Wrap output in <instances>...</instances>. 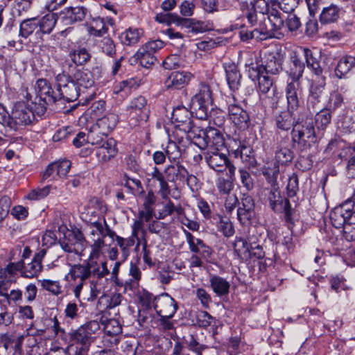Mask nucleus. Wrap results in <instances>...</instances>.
<instances>
[{
	"instance_id": "3c124183",
	"label": "nucleus",
	"mask_w": 355,
	"mask_h": 355,
	"mask_svg": "<svg viewBox=\"0 0 355 355\" xmlns=\"http://www.w3.org/2000/svg\"><path fill=\"white\" fill-rule=\"evenodd\" d=\"M42 269V264H39L35 260H32L27 266L24 265L23 270L21 271V276L28 278H33L41 272Z\"/></svg>"
},
{
	"instance_id": "052dcab7",
	"label": "nucleus",
	"mask_w": 355,
	"mask_h": 355,
	"mask_svg": "<svg viewBox=\"0 0 355 355\" xmlns=\"http://www.w3.org/2000/svg\"><path fill=\"white\" fill-rule=\"evenodd\" d=\"M105 238L98 237L89 239V245L92 248L89 259L96 258L98 257L102 248L105 247Z\"/></svg>"
},
{
	"instance_id": "393cba45",
	"label": "nucleus",
	"mask_w": 355,
	"mask_h": 355,
	"mask_svg": "<svg viewBox=\"0 0 355 355\" xmlns=\"http://www.w3.org/2000/svg\"><path fill=\"white\" fill-rule=\"evenodd\" d=\"M225 76L229 87L232 91L238 90L241 85V74L238 67L232 62L223 64Z\"/></svg>"
},
{
	"instance_id": "5fc2aeb1",
	"label": "nucleus",
	"mask_w": 355,
	"mask_h": 355,
	"mask_svg": "<svg viewBox=\"0 0 355 355\" xmlns=\"http://www.w3.org/2000/svg\"><path fill=\"white\" fill-rule=\"evenodd\" d=\"M217 227L218 230L226 237H230L234 234V226L228 218L220 216Z\"/></svg>"
},
{
	"instance_id": "9b49d317",
	"label": "nucleus",
	"mask_w": 355,
	"mask_h": 355,
	"mask_svg": "<svg viewBox=\"0 0 355 355\" xmlns=\"http://www.w3.org/2000/svg\"><path fill=\"white\" fill-rule=\"evenodd\" d=\"M267 201L270 207L276 213L285 212L290 214L291 204L288 199L281 194L278 187L272 186L267 194Z\"/></svg>"
},
{
	"instance_id": "e2e57ef3",
	"label": "nucleus",
	"mask_w": 355,
	"mask_h": 355,
	"mask_svg": "<svg viewBox=\"0 0 355 355\" xmlns=\"http://www.w3.org/2000/svg\"><path fill=\"white\" fill-rule=\"evenodd\" d=\"M196 298L200 302L202 306L209 309L212 302L211 295L203 288H198L195 291Z\"/></svg>"
},
{
	"instance_id": "4468645a",
	"label": "nucleus",
	"mask_w": 355,
	"mask_h": 355,
	"mask_svg": "<svg viewBox=\"0 0 355 355\" xmlns=\"http://www.w3.org/2000/svg\"><path fill=\"white\" fill-rule=\"evenodd\" d=\"M129 116L135 119L136 121H146L148 118L147 101L145 97L138 96L132 98L127 107Z\"/></svg>"
},
{
	"instance_id": "5701e85b",
	"label": "nucleus",
	"mask_w": 355,
	"mask_h": 355,
	"mask_svg": "<svg viewBox=\"0 0 355 355\" xmlns=\"http://www.w3.org/2000/svg\"><path fill=\"white\" fill-rule=\"evenodd\" d=\"M228 114L230 120L239 128L245 129L248 127L249 116L240 105L235 103L230 104Z\"/></svg>"
},
{
	"instance_id": "58836bf2",
	"label": "nucleus",
	"mask_w": 355,
	"mask_h": 355,
	"mask_svg": "<svg viewBox=\"0 0 355 355\" xmlns=\"http://www.w3.org/2000/svg\"><path fill=\"white\" fill-rule=\"evenodd\" d=\"M288 110L287 111L281 112L275 116L276 127L283 131H288L291 127L293 128L295 121L293 119L292 113Z\"/></svg>"
},
{
	"instance_id": "7ed1b4c3",
	"label": "nucleus",
	"mask_w": 355,
	"mask_h": 355,
	"mask_svg": "<svg viewBox=\"0 0 355 355\" xmlns=\"http://www.w3.org/2000/svg\"><path fill=\"white\" fill-rule=\"evenodd\" d=\"M292 141L301 150L309 149L318 141L313 120L310 116H300L292 129Z\"/></svg>"
},
{
	"instance_id": "a878e982",
	"label": "nucleus",
	"mask_w": 355,
	"mask_h": 355,
	"mask_svg": "<svg viewBox=\"0 0 355 355\" xmlns=\"http://www.w3.org/2000/svg\"><path fill=\"white\" fill-rule=\"evenodd\" d=\"M98 146L96 149V155L99 161L106 162L116 155V141L113 139H107Z\"/></svg>"
},
{
	"instance_id": "f3484780",
	"label": "nucleus",
	"mask_w": 355,
	"mask_h": 355,
	"mask_svg": "<svg viewBox=\"0 0 355 355\" xmlns=\"http://www.w3.org/2000/svg\"><path fill=\"white\" fill-rule=\"evenodd\" d=\"M82 94L94 92V80L93 75L88 69H76L71 77Z\"/></svg>"
},
{
	"instance_id": "a19ab883",
	"label": "nucleus",
	"mask_w": 355,
	"mask_h": 355,
	"mask_svg": "<svg viewBox=\"0 0 355 355\" xmlns=\"http://www.w3.org/2000/svg\"><path fill=\"white\" fill-rule=\"evenodd\" d=\"M293 157V152L285 145V142H281L275 152L276 162L282 165L286 164L291 162Z\"/></svg>"
},
{
	"instance_id": "20e7f679",
	"label": "nucleus",
	"mask_w": 355,
	"mask_h": 355,
	"mask_svg": "<svg viewBox=\"0 0 355 355\" xmlns=\"http://www.w3.org/2000/svg\"><path fill=\"white\" fill-rule=\"evenodd\" d=\"M83 263L74 264L71 266L69 272L64 276V280L71 287L75 297L80 300V293L87 281L90 282L94 277V266H92L91 259Z\"/></svg>"
},
{
	"instance_id": "de8ad7c7",
	"label": "nucleus",
	"mask_w": 355,
	"mask_h": 355,
	"mask_svg": "<svg viewBox=\"0 0 355 355\" xmlns=\"http://www.w3.org/2000/svg\"><path fill=\"white\" fill-rule=\"evenodd\" d=\"M37 19L31 18L24 20L20 24L19 35L27 38L38 27Z\"/></svg>"
},
{
	"instance_id": "2f4dec72",
	"label": "nucleus",
	"mask_w": 355,
	"mask_h": 355,
	"mask_svg": "<svg viewBox=\"0 0 355 355\" xmlns=\"http://www.w3.org/2000/svg\"><path fill=\"white\" fill-rule=\"evenodd\" d=\"M240 38L243 42H247L252 39L256 40H263L268 37H272V33H269L268 27L260 26L259 28H255L252 31L241 30L239 32Z\"/></svg>"
},
{
	"instance_id": "ddd939ff",
	"label": "nucleus",
	"mask_w": 355,
	"mask_h": 355,
	"mask_svg": "<svg viewBox=\"0 0 355 355\" xmlns=\"http://www.w3.org/2000/svg\"><path fill=\"white\" fill-rule=\"evenodd\" d=\"M88 13V9L84 6H70L59 13V19L64 25L69 26L83 21Z\"/></svg>"
},
{
	"instance_id": "72a5a7b5",
	"label": "nucleus",
	"mask_w": 355,
	"mask_h": 355,
	"mask_svg": "<svg viewBox=\"0 0 355 355\" xmlns=\"http://www.w3.org/2000/svg\"><path fill=\"white\" fill-rule=\"evenodd\" d=\"M355 66V58L353 56H344L341 58L335 69V76L341 79L351 71Z\"/></svg>"
},
{
	"instance_id": "680f3d73",
	"label": "nucleus",
	"mask_w": 355,
	"mask_h": 355,
	"mask_svg": "<svg viewBox=\"0 0 355 355\" xmlns=\"http://www.w3.org/2000/svg\"><path fill=\"white\" fill-rule=\"evenodd\" d=\"M343 96L338 92H334L331 94L326 108L331 112H334L338 109L343 104Z\"/></svg>"
},
{
	"instance_id": "f8f14e48",
	"label": "nucleus",
	"mask_w": 355,
	"mask_h": 355,
	"mask_svg": "<svg viewBox=\"0 0 355 355\" xmlns=\"http://www.w3.org/2000/svg\"><path fill=\"white\" fill-rule=\"evenodd\" d=\"M154 309L160 317L173 318L178 310V304L171 295L164 293L157 297Z\"/></svg>"
},
{
	"instance_id": "e433bc0d",
	"label": "nucleus",
	"mask_w": 355,
	"mask_h": 355,
	"mask_svg": "<svg viewBox=\"0 0 355 355\" xmlns=\"http://www.w3.org/2000/svg\"><path fill=\"white\" fill-rule=\"evenodd\" d=\"M69 57L71 62L77 66L85 64L91 59V54L85 47L78 46L70 50Z\"/></svg>"
},
{
	"instance_id": "c85d7f7f",
	"label": "nucleus",
	"mask_w": 355,
	"mask_h": 355,
	"mask_svg": "<svg viewBox=\"0 0 355 355\" xmlns=\"http://www.w3.org/2000/svg\"><path fill=\"white\" fill-rule=\"evenodd\" d=\"M252 71L254 73V77L258 80V89L259 92L263 94H268L270 89L275 92L276 87L274 85V80L264 73L261 69L252 68Z\"/></svg>"
},
{
	"instance_id": "c756f323",
	"label": "nucleus",
	"mask_w": 355,
	"mask_h": 355,
	"mask_svg": "<svg viewBox=\"0 0 355 355\" xmlns=\"http://www.w3.org/2000/svg\"><path fill=\"white\" fill-rule=\"evenodd\" d=\"M209 284L213 292L218 297L227 295L230 293V282L226 279L220 276L216 275H210Z\"/></svg>"
},
{
	"instance_id": "6e6d98bb",
	"label": "nucleus",
	"mask_w": 355,
	"mask_h": 355,
	"mask_svg": "<svg viewBox=\"0 0 355 355\" xmlns=\"http://www.w3.org/2000/svg\"><path fill=\"white\" fill-rule=\"evenodd\" d=\"M104 331L107 337L110 335H119L122 332V326L119 320L110 319L104 325Z\"/></svg>"
},
{
	"instance_id": "2eb2a0df",
	"label": "nucleus",
	"mask_w": 355,
	"mask_h": 355,
	"mask_svg": "<svg viewBox=\"0 0 355 355\" xmlns=\"http://www.w3.org/2000/svg\"><path fill=\"white\" fill-rule=\"evenodd\" d=\"M254 207L253 198L248 194H243L237 209V218L241 224L245 225L250 223L255 214Z\"/></svg>"
},
{
	"instance_id": "a18cd8bd",
	"label": "nucleus",
	"mask_w": 355,
	"mask_h": 355,
	"mask_svg": "<svg viewBox=\"0 0 355 355\" xmlns=\"http://www.w3.org/2000/svg\"><path fill=\"white\" fill-rule=\"evenodd\" d=\"M100 51L110 58L116 55V45L114 42L109 37H105L97 42Z\"/></svg>"
},
{
	"instance_id": "7c9ffc66",
	"label": "nucleus",
	"mask_w": 355,
	"mask_h": 355,
	"mask_svg": "<svg viewBox=\"0 0 355 355\" xmlns=\"http://www.w3.org/2000/svg\"><path fill=\"white\" fill-rule=\"evenodd\" d=\"M119 121L118 116L114 113H109L97 119L94 125L101 131L102 135H108L116 127Z\"/></svg>"
},
{
	"instance_id": "37998d69",
	"label": "nucleus",
	"mask_w": 355,
	"mask_h": 355,
	"mask_svg": "<svg viewBox=\"0 0 355 355\" xmlns=\"http://www.w3.org/2000/svg\"><path fill=\"white\" fill-rule=\"evenodd\" d=\"M141 35L140 30L130 28L121 34L120 40L125 45H132L139 42Z\"/></svg>"
},
{
	"instance_id": "b1692460",
	"label": "nucleus",
	"mask_w": 355,
	"mask_h": 355,
	"mask_svg": "<svg viewBox=\"0 0 355 355\" xmlns=\"http://www.w3.org/2000/svg\"><path fill=\"white\" fill-rule=\"evenodd\" d=\"M187 169L180 162L173 163L166 166L164 170L166 179L168 182L176 184L184 183V177Z\"/></svg>"
},
{
	"instance_id": "6ab92c4d",
	"label": "nucleus",
	"mask_w": 355,
	"mask_h": 355,
	"mask_svg": "<svg viewBox=\"0 0 355 355\" xmlns=\"http://www.w3.org/2000/svg\"><path fill=\"white\" fill-rule=\"evenodd\" d=\"M204 159L211 168L220 173L227 169V163L230 160L221 150H207L204 153Z\"/></svg>"
},
{
	"instance_id": "338daca9",
	"label": "nucleus",
	"mask_w": 355,
	"mask_h": 355,
	"mask_svg": "<svg viewBox=\"0 0 355 355\" xmlns=\"http://www.w3.org/2000/svg\"><path fill=\"white\" fill-rule=\"evenodd\" d=\"M216 187L220 194L228 195L231 193L234 186L231 180L224 178H219L216 180Z\"/></svg>"
},
{
	"instance_id": "39448f33",
	"label": "nucleus",
	"mask_w": 355,
	"mask_h": 355,
	"mask_svg": "<svg viewBox=\"0 0 355 355\" xmlns=\"http://www.w3.org/2000/svg\"><path fill=\"white\" fill-rule=\"evenodd\" d=\"M58 99L63 98L72 102L79 98V103L86 104L92 100L94 93L82 94L71 78L64 73H59L55 77Z\"/></svg>"
},
{
	"instance_id": "49530a36",
	"label": "nucleus",
	"mask_w": 355,
	"mask_h": 355,
	"mask_svg": "<svg viewBox=\"0 0 355 355\" xmlns=\"http://www.w3.org/2000/svg\"><path fill=\"white\" fill-rule=\"evenodd\" d=\"M331 112L325 107L316 114L315 121L318 129L324 130L327 128L331 121Z\"/></svg>"
},
{
	"instance_id": "aec40b11",
	"label": "nucleus",
	"mask_w": 355,
	"mask_h": 355,
	"mask_svg": "<svg viewBox=\"0 0 355 355\" xmlns=\"http://www.w3.org/2000/svg\"><path fill=\"white\" fill-rule=\"evenodd\" d=\"M193 75L187 71H173L164 80L166 89H180L184 87L191 80Z\"/></svg>"
},
{
	"instance_id": "423d86ee",
	"label": "nucleus",
	"mask_w": 355,
	"mask_h": 355,
	"mask_svg": "<svg viewBox=\"0 0 355 355\" xmlns=\"http://www.w3.org/2000/svg\"><path fill=\"white\" fill-rule=\"evenodd\" d=\"M354 207V203L352 200H347L331 210L330 219L333 226L337 229L343 227L344 232H346L351 224H355Z\"/></svg>"
},
{
	"instance_id": "0e129e2a",
	"label": "nucleus",
	"mask_w": 355,
	"mask_h": 355,
	"mask_svg": "<svg viewBox=\"0 0 355 355\" xmlns=\"http://www.w3.org/2000/svg\"><path fill=\"white\" fill-rule=\"evenodd\" d=\"M42 288L55 295H58L62 293V286L58 281L50 279H43L41 281Z\"/></svg>"
},
{
	"instance_id": "1a4fd4ad",
	"label": "nucleus",
	"mask_w": 355,
	"mask_h": 355,
	"mask_svg": "<svg viewBox=\"0 0 355 355\" xmlns=\"http://www.w3.org/2000/svg\"><path fill=\"white\" fill-rule=\"evenodd\" d=\"M171 121L176 129L184 133L196 134L193 127L191 112L184 106L178 105L172 112Z\"/></svg>"
},
{
	"instance_id": "4c0bfd02",
	"label": "nucleus",
	"mask_w": 355,
	"mask_h": 355,
	"mask_svg": "<svg viewBox=\"0 0 355 355\" xmlns=\"http://www.w3.org/2000/svg\"><path fill=\"white\" fill-rule=\"evenodd\" d=\"M340 8L334 4L324 7L320 15V21L322 24H330L338 20L340 14Z\"/></svg>"
},
{
	"instance_id": "4d7b16f0",
	"label": "nucleus",
	"mask_w": 355,
	"mask_h": 355,
	"mask_svg": "<svg viewBox=\"0 0 355 355\" xmlns=\"http://www.w3.org/2000/svg\"><path fill=\"white\" fill-rule=\"evenodd\" d=\"M286 13L287 16L285 17L284 23L285 27L291 32L297 31L302 25L300 17L293 11Z\"/></svg>"
},
{
	"instance_id": "cd10ccee",
	"label": "nucleus",
	"mask_w": 355,
	"mask_h": 355,
	"mask_svg": "<svg viewBox=\"0 0 355 355\" xmlns=\"http://www.w3.org/2000/svg\"><path fill=\"white\" fill-rule=\"evenodd\" d=\"M123 300V295L119 293L103 294L98 300L97 309L100 311L114 309L119 306Z\"/></svg>"
},
{
	"instance_id": "9d476101",
	"label": "nucleus",
	"mask_w": 355,
	"mask_h": 355,
	"mask_svg": "<svg viewBox=\"0 0 355 355\" xmlns=\"http://www.w3.org/2000/svg\"><path fill=\"white\" fill-rule=\"evenodd\" d=\"M59 245L65 252L80 256L86 248L87 241L81 232L73 231L60 240Z\"/></svg>"
},
{
	"instance_id": "412c9836",
	"label": "nucleus",
	"mask_w": 355,
	"mask_h": 355,
	"mask_svg": "<svg viewBox=\"0 0 355 355\" xmlns=\"http://www.w3.org/2000/svg\"><path fill=\"white\" fill-rule=\"evenodd\" d=\"M305 69V64L303 62L302 58L295 52L293 53L290 58V62L288 67L286 70L288 76V82H301L304 71Z\"/></svg>"
},
{
	"instance_id": "13d9d810",
	"label": "nucleus",
	"mask_w": 355,
	"mask_h": 355,
	"mask_svg": "<svg viewBox=\"0 0 355 355\" xmlns=\"http://www.w3.org/2000/svg\"><path fill=\"white\" fill-rule=\"evenodd\" d=\"M116 242L122 251L123 256L126 258L130 254V248L135 244V239L132 236L129 238H123L121 236L116 237Z\"/></svg>"
},
{
	"instance_id": "dca6fc26",
	"label": "nucleus",
	"mask_w": 355,
	"mask_h": 355,
	"mask_svg": "<svg viewBox=\"0 0 355 355\" xmlns=\"http://www.w3.org/2000/svg\"><path fill=\"white\" fill-rule=\"evenodd\" d=\"M302 92L303 89L301 82L287 81L285 92L287 100V109L290 112H295L300 107Z\"/></svg>"
},
{
	"instance_id": "0eeeda50",
	"label": "nucleus",
	"mask_w": 355,
	"mask_h": 355,
	"mask_svg": "<svg viewBox=\"0 0 355 355\" xmlns=\"http://www.w3.org/2000/svg\"><path fill=\"white\" fill-rule=\"evenodd\" d=\"M201 133L196 137L200 141L197 145L202 149L208 148L207 150H221L225 146V139L220 132L211 127L205 130H201Z\"/></svg>"
},
{
	"instance_id": "79ce46f5",
	"label": "nucleus",
	"mask_w": 355,
	"mask_h": 355,
	"mask_svg": "<svg viewBox=\"0 0 355 355\" xmlns=\"http://www.w3.org/2000/svg\"><path fill=\"white\" fill-rule=\"evenodd\" d=\"M137 58L139 60L140 64L145 67L149 68L153 65L157 58L153 53L149 52L144 46H141L136 53Z\"/></svg>"
},
{
	"instance_id": "864d4df0",
	"label": "nucleus",
	"mask_w": 355,
	"mask_h": 355,
	"mask_svg": "<svg viewBox=\"0 0 355 355\" xmlns=\"http://www.w3.org/2000/svg\"><path fill=\"white\" fill-rule=\"evenodd\" d=\"M155 19L159 23L166 24L167 25L174 24L179 26L181 17L175 13H157L155 17Z\"/></svg>"
},
{
	"instance_id": "f03ea898",
	"label": "nucleus",
	"mask_w": 355,
	"mask_h": 355,
	"mask_svg": "<svg viewBox=\"0 0 355 355\" xmlns=\"http://www.w3.org/2000/svg\"><path fill=\"white\" fill-rule=\"evenodd\" d=\"M34 120V111L24 101L17 102L10 114L4 105L0 103V123L4 127L16 131L21 126L30 125Z\"/></svg>"
},
{
	"instance_id": "69168bd1",
	"label": "nucleus",
	"mask_w": 355,
	"mask_h": 355,
	"mask_svg": "<svg viewBox=\"0 0 355 355\" xmlns=\"http://www.w3.org/2000/svg\"><path fill=\"white\" fill-rule=\"evenodd\" d=\"M164 152L170 161L175 160L181 157V151L178 145L172 141H169Z\"/></svg>"
},
{
	"instance_id": "8fccbe9b",
	"label": "nucleus",
	"mask_w": 355,
	"mask_h": 355,
	"mask_svg": "<svg viewBox=\"0 0 355 355\" xmlns=\"http://www.w3.org/2000/svg\"><path fill=\"white\" fill-rule=\"evenodd\" d=\"M193 100L196 101H202L204 103H211V92L209 86L206 83H200L198 92L192 98Z\"/></svg>"
},
{
	"instance_id": "a211bd4d",
	"label": "nucleus",
	"mask_w": 355,
	"mask_h": 355,
	"mask_svg": "<svg viewBox=\"0 0 355 355\" xmlns=\"http://www.w3.org/2000/svg\"><path fill=\"white\" fill-rule=\"evenodd\" d=\"M284 62L283 55L278 52L268 53L265 55V60L261 66L257 69H261L264 73L277 75L282 71Z\"/></svg>"
},
{
	"instance_id": "c9c22d12",
	"label": "nucleus",
	"mask_w": 355,
	"mask_h": 355,
	"mask_svg": "<svg viewBox=\"0 0 355 355\" xmlns=\"http://www.w3.org/2000/svg\"><path fill=\"white\" fill-rule=\"evenodd\" d=\"M179 26L188 29L189 33L194 34L202 33L207 30V26L204 22L191 18L181 17Z\"/></svg>"
},
{
	"instance_id": "f257e3e1",
	"label": "nucleus",
	"mask_w": 355,
	"mask_h": 355,
	"mask_svg": "<svg viewBox=\"0 0 355 355\" xmlns=\"http://www.w3.org/2000/svg\"><path fill=\"white\" fill-rule=\"evenodd\" d=\"M99 329L100 324L96 320H91L77 329H71L66 334V338L70 343L69 353L72 355H87L92 335Z\"/></svg>"
},
{
	"instance_id": "09e8293b",
	"label": "nucleus",
	"mask_w": 355,
	"mask_h": 355,
	"mask_svg": "<svg viewBox=\"0 0 355 355\" xmlns=\"http://www.w3.org/2000/svg\"><path fill=\"white\" fill-rule=\"evenodd\" d=\"M279 173V165L272 163L268 166H265L262 170L263 175L266 177L267 181L272 186H277V178Z\"/></svg>"
},
{
	"instance_id": "6e6552de",
	"label": "nucleus",
	"mask_w": 355,
	"mask_h": 355,
	"mask_svg": "<svg viewBox=\"0 0 355 355\" xmlns=\"http://www.w3.org/2000/svg\"><path fill=\"white\" fill-rule=\"evenodd\" d=\"M245 6L239 4L240 9L243 15L247 18L248 23L254 26L257 23V14L268 15L270 12L269 4L266 0H255L252 2L250 0H245Z\"/></svg>"
},
{
	"instance_id": "f704fd0d",
	"label": "nucleus",
	"mask_w": 355,
	"mask_h": 355,
	"mask_svg": "<svg viewBox=\"0 0 355 355\" xmlns=\"http://www.w3.org/2000/svg\"><path fill=\"white\" fill-rule=\"evenodd\" d=\"M59 19L57 13H49L41 19H37L38 27L40 29L36 32L37 33L40 31L44 34H49L52 32L55 26L56 22Z\"/></svg>"
},
{
	"instance_id": "bb28decb",
	"label": "nucleus",
	"mask_w": 355,
	"mask_h": 355,
	"mask_svg": "<svg viewBox=\"0 0 355 355\" xmlns=\"http://www.w3.org/2000/svg\"><path fill=\"white\" fill-rule=\"evenodd\" d=\"M324 89V85L312 83L306 99L307 109L315 112L318 108Z\"/></svg>"
},
{
	"instance_id": "774afa93",
	"label": "nucleus",
	"mask_w": 355,
	"mask_h": 355,
	"mask_svg": "<svg viewBox=\"0 0 355 355\" xmlns=\"http://www.w3.org/2000/svg\"><path fill=\"white\" fill-rule=\"evenodd\" d=\"M184 340L189 349L195 352L196 355H202V351L207 348V346L200 344L193 335H189Z\"/></svg>"
},
{
	"instance_id": "4be33fe9",
	"label": "nucleus",
	"mask_w": 355,
	"mask_h": 355,
	"mask_svg": "<svg viewBox=\"0 0 355 355\" xmlns=\"http://www.w3.org/2000/svg\"><path fill=\"white\" fill-rule=\"evenodd\" d=\"M35 91L39 101L45 102L46 104H53L58 99V94L45 79H39L37 81Z\"/></svg>"
},
{
	"instance_id": "ea45409f",
	"label": "nucleus",
	"mask_w": 355,
	"mask_h": 355,
	"mask_svg": "<svg viewBox=\"0 0 355 355\" xmlns=\"http://www.w3.org/2000/svg\"><path fill=\"white\" fill-rule=\"evenodd\" d=\"M267 18L270 26V28H268L270 33H271L270 31H277L285 27V17L282 16L277 10L271 8Z\"/></svg>"
},
{
	"instance_id": "603ef678",
	"label": "nucleus",
	"mask_w": 355,
	"mask_h": 355,
	"mask_svg": "<svg viewBox=\"0 0 355 355\" xmlns=\"http://www.w3.org/2000/svg\"><path fill=\"white\" fill-rule=\"evenodd\" d=\"M107 136V135H102L101 131L96 128V126L93 125L87 135V143L92 145H100L105 141H104V137L106 138Z\"/></svg>"
},
{
	"instance_id": "bf43d9fd",
	"label": "nucleus",
	"mask_w": 355,
	"mask_h": 355,
	"mask_svg": "<svg viewBox=\"0 0 355 355\" xmlns=\"http://www.w3.org/2000/svg\"><path fill=\"white\" fill-rule=\"evenodd\" d=\"M182 66H183V61L177 54L170 55L163 61V67L166 69L172 70Z\"/></svg>"
},
{
	"instance_id": "c03bdc74",
	"label": "nucleus",
	"mask_w": 355,
	"mask_h": 355,
	"mask_svg": "<svg viewBox=\"0 0 355 355\" xmlns=\"http://www.w3.org/2000/svg\"><path fill=\"white\" fill-rule=\"evenodd\" d=\"M217 320L211 315L207 311H200L196 315V322L198 325L203 329L208 327H216Z\"/></svg>"
},
{
	"instance_id": "473e14b6",
	"label": "nucleus",
	"mask_w": 355,
	"mask_h": 355,
	"mask_svg": "<svg viewBox=\"0 0 355 355\" xmlns=\"http://www.w3.org/2000/svg\"><path fill=\"white\" fill-rule=\"evenodd\" d=\"M301 49L307 67L315 75L318 76L322 75L323 70L317 55L308 48H302Z\"/></svg>"
}]
</instances>
